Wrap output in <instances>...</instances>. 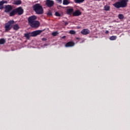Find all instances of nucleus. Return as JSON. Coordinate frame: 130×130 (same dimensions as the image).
Segmentation results:
<instances>
[{"label":"nucleus","instance_id":"1","mask_svg":"<svg viewBox=\"0 0 130 130\" xmlns=\"http://www.w3.org/2000/svg\"><path fill=\"white\" fill-rule=\"evenodd\" d=\"M37 19V17L35 15H32L28 18V24L31 27L38 28L40 25V22L36 20Z\"/></svg>","mask_w":130,"mask_h":130},{"label":"nucleus","instance_id":"2","mask_svg":"<svg viewBox=\"0 0 130 130\" xmlns=\"http://www.w3.org/2000/svg\"><path fill=\"white\" fill-rule=\"evenodd\" d=\"M119 1L113 4V6L117 9L120 8H125L127 6L128 0H118Z\"/></svg>","mask_w":130,"mask_h":130},{"label":"nucleus","instance_id":"3","mask_svg":"<svg viewBox=\"0 0 130 130\" xmlns=\"http://www.w3.org/2000/svg\"><path fill=\"white\" fill-rule=\"evenodd\" d=\"M33 10L37 14H42L44 13V9L40 4H36L33 6Z\"/></svg>","mask_w":130,"mask_h":130},{"label":"nucleus","instance_id":"4","mask_svg":"<svg viewBox=\"0 0 130 130\" xmlns=\"http://www.w3.org/2000/svg\"><path fill=\"white\" fill-rule=\"evenodd\" d=\"M15 21L14 20H10L6 23L5 24V30L10 31L12 28V24L14 23Z\"/></svg>","mask_w":130,"mask_h":130},{"label":"nucleus","instance_id":"5","mask_svg":"<svg viewBox=\"0 0 130 130\" xmlns=\"http://www.w3.org/2000/svg\"><path fill=\"white\" fill-rule=\"evenodd\" d=\"M45 4L48 8H51L54 6L55 3L52 0H46Z\"/></svg>","mask_w":130,"mask_h":130},{"label":"nucleus","instance_id":"6","mask_svg":"<svg viewBox=\"0 0 130 130\" xmlns=\"http://www.w3.org/2000/svg\"><path fill=\"white\" fill-rule=\"evenodd\" d=\"M43 32V30H38L31 32V37H36L38 35H40Z\"/></svg>","mask_w":130,"mask_h":130},{"label":"nucleus","instance_id":"7","mask_svg":"<svg viewBox=\"0 0 130 130\" xmlns=\"http://www.w3.org/2000/svg\"><path fill=\"white\" fill-rule=\"evenodd\" d=\"M15 10L16 12V14L19 15H21L23 14L24 13V10L21 7H18V8L15 9Z\"/></svg>","mask_w":130,"mask_h":130},{"label":"nucleus","instance_id":"8","mask_svg":"<svg viewBox=\"0 0 130 130\" xmlns=\"http://www.w3.org/2000/svg\"><path fill=\"white\" fill-rule=\"evenodd\" d=\"M5 11L4 12L6 13H10L13 10V6L11 5H7L5 7Z\"/></svg>","mask_w":130,"mask_h":130},{"label":"nucleus","instance_id":"9","mask_svg":"<svg viewBox=\"0 0 130 130\" xmlns=\"http://www.w3.org/2000/svg\"><path fill=\"white\" fill-rule=\"evenodd\" d=\"M74 45H75V42H73V41H70L66 44L65 47H73V46H74Z\"/></svg>","mask_w":130,"mask_h":130},{"label":"nucleus","instance_id":"10","mask_svg":"<svg viewBox=\"0 0 130 130\" xmlns=\"http://www.w3.org/2000/svg\"><path fill=\"white\" fill-rule=\"evenodd\" d=\"M82 15V12L79 10H77L73 13V16H79Z\"/></svg>","mask_w":130,"mask_h":130},{"label":"nucleus","instance_id":"11","mask_svg":"<svg viewBox=\"0 0 130 130\" xmlns=\"http://www.w3.org/2000/svg\"><path fill=\"white\" fill-rule=\"evenodd\" d=\"M81 33L83 35H88L90 33V30L88 29L84 28L81 31Z\"/></svg>","mask_w":130,"mask_h":130},{"label":"nucleus","instance_id":"12","mask_svg":"<svg viewBox=\"0 0 130 130\" xmlns=\"http://www.w3.org/2000/svg\"><path fill=\"white\" fill-rule=\"evenodd\" d=\"M74 11V10L73 8L68 9L67 10V14L71 15L72 14H73Z\"/></svg>","mask_w":130,"mask_h":130},{"label":"nucleus","instance_id":"13","mask_svg":"<svg viewBox=\"0 0 130 130\" xmlns=\"http://www.w3.org/2000/svg\"><path fill=\"white\" fill-rule=\"evenodd\" d=\"M24 37H25L26 39L29 40L30 37H31V32L24 34Z\"/></svg>","mask_w":130,"mask_h":130},{"label":"nucleus","instance_id":"14","mask_svg":"<svg viewBox=\"0 0 130 130\" xmlns=\"http://www.w3.org/2000/svg\"><path fill=\"white\" fill-rule=\"evenodd\" d=\"M17 14L16 9H14L12 10L10 13V16H13Z\"/></svg>","mask_w":130,"mask_h":130},{"label":"nucleus","instance_id":"15","mask_svg":"<svg viewBox=\"0 0 130 130\" xmlns=\"http://www.w3.org/2000/svg\"><path fill=\"white\" fill-rule=\"evenodd\" d=\"M13 30H19L20 27L18 24H16L13 25Z\"/></svg>","mask_w":130,"mask_h":130},{"label":"nucleus","instance_id":"16","mask_svg":"<svg viewBox=\"0 0 130 130\" xmlns=\"http://www.w3.org/2000/svg\"><path fill=\"white\" fill-rule=\"evenodd\" d=\"M6 42V41L5 40V39L4 38H2L0 39V44L2 45V44H5Z\"/></svg>","mask_w":130,"mask_h":130},{"label":"nucleus","instance_id":"17","mask_svg":"<svg viewBox=\"0 0 130 130\" xmlns=\"http://www.w3.org/2000/svg\"><path fill=\"white\" fill-rule=\"evenodd\" d=\"M70 4V2L69 0H63V5H68Z\"/></svg>","mask_w":130,"mask_h":130},{"label":"nucleus","instance_id":"18","mask_svg":"<svg viewBox=\"0 0 130 130\" xmlns=\"http://www.w3.org/2000/svg\"><path fill=\"white\" fill-rule=\"evenodd\" d=\"M118 18L120 20L123 19L124 18V16L123 14H119L118 16Z\"/></svg>","mask_w":130,"mask_h":130},{"label":"nucleus","instance_id":"19","mask_svg":"<svg viewBox=\"0 0 130 130\" xmlns=\"http://www.w3.org/2000/svg\"><path fill=\"white\" fill-rule=\"evenodd\" d=\"M85 1V0H74L75 3L77 4L82 3Z\"/></svg>","mask_w":130,"mask_h":130},{"label":"nucleus","instance_id":"20","mask_svg":"<svg viewBox=\"0 0 130 130\" xmlns=\"http://www.w3.org/2000/svg\"><path fill=\"white\" fill-rule=\"evenodd\" d=\"M22 4V1L21 0H18L15 2V4L16 5H21Z\"/></svg>","mask_w":130,"mask_h":130},{"label":"nucleus","instance_id":"21","mask_svg":"<svg viewBox=\"0 0 130 130\" xmlns=\"http://www.w3.org/2000/svg\"><path fill=\"white\" fill-rule=\"evenodd\" d=\"M104 9L106 11H110V7L109 6L106 5L104 7Z\"/></svg>","mask_w":130,"mask_h":130},{"label":"nucleus","instance_id":"22","mask_svg":"<svg viewBox=\"0 0 130 130\" xmlns=\"http://www.w3.org/2000/svg\"><path fill=\"white\" fill-rule=\"evenodd\" d=\"M70 34H71L72 35H75L76 33V31L71 30L69 31Z\"/></svg>","mask_w":130,"mask_h":130},{"label":"nucleus","instance_id":"23","mask_svg":"<svg viewBox=\"0 0 130 130\" xmlns=\"http://www.w3.org/2000/svg\"><path fill=\"white\" fill-rule=\"evenodd\" d=\"M117 36H111L110 38V40H116L117 39Z\"/></svg>","mask_w":130,"mask_h":130},{"label":"nucleus","instance_id":"24","mask_svg":"<svg viewBox=\"0 0 130 130\" xmlns=\"http://www.w3.org/2000/svg\"><path fill=\"white\" fill-rule=\"evenodd\" d=\"M58 32L57 31L53 32L52 33V36H57V35H58Z\"/></svg>","mask_w":130,"mask_h":130},{"label":"nucleus","instance_id":"25","mask_svg":"<svg viewBox=\"0 0 130 130\" xmlns=\"http://www.w3.org/2000/svg\"><path fill=\"white\" fill-rule=\"evenodd\" d=\"M55 15L56 16H57V17H60L61 16V15L58 12H56L55 13Z\"/></svg>","mask_w":130,"mask_h":130},{"label":"nucleus","instance_id":"26","mask_svg":"<svg viewBox=\"0 0 130 130\" xmlns=\"http://www.w3.org/2000/svg\"><path fill=\"white\" fill-rule=\"evenodd\" d=\"M5 3V1H2L0 2V6H3Z\"/></svg>","mask_w":130,"mask_h":130},{"label":"nucleus","instance_id":"27","mask_svg":"<svg viewBox=\"0 0 130 130\" xmlns=\"http://www.w3.org/2000/svg\"><path fill=\"white\" fill-rule=\"evenodd\" d=\"M47 15L48 16H52V13L51 11H49L48 13H47Z\"/></svg>","mask_w":130,"mask_h":130},{"label":"nucleus","instance_id":"28","mask_svg":"<svg viewBox=\"0 0 130 130\" xmlns=\"http://www.w3.org/2000/svg\"><path fill=\"white\" fill-rule=\"evenodd\" d=\"M56 1L59 4H61L62 2V0H56Z\"/></svg>","mask_w":130,"mask_h":130},{"label":"nucleus","instance_id":"29","mask_svg":"<svg viewBox=\"0 0 130 130\" xmlns=\"http://www.w3.org/2000/svg\"><path fill=\"white\" fill-rule=\"evenodd\" d=\"M42 41H47V39L45 38H43L42 39Z\"/></svg>","mask_w":130,"mask_h":130},{"label":"nucleus","instance_id":"30","mask_svg":"<svg viewBox=\"0 0 130 130\" xmlns=\"http://www.w3.org/2000/svg\"><path fill=\"white\" fill-rule=\"evenodd\" d=\"M69 24V22H64V25H66V26H67V25H68Z\"/></svg>","mask_w":130,"mask_h":130},{"label":"nucleus","instance_id":"31","mask_svg":"<svg viewBox=\"0 0 130 130\" xmlns=\"http://www.w3.org/2000/svg\"><path fill=\"white\" fill-rule=\"evenodd\" d=\"M4 9V6H0V9L2 10Z\"/></svg>","mask_w":130,"mask_h":130},{"label":"nucleus","instance_id":"32","mask_svg":"<svg viewBox=\"0 0 130 130\" xmlns=\"http://www.w3.org/2000/svg\"><path fill=\"white\" fill-rule=\"evenodd\" d=\"M109 33V30H106L105 31V34H108Z\"/></svg>","mask_w":130,"mask_h":130},{"label":"nucleus","instance_id":"33","mask_svg":"<svg viewBox=\"0 0 130 130\" xmlns=\"http://www.w3.org/2000/svg\"><path fill=\"white\" fill-rule=\"evenodd\" d=\"M62 39H64V38H66V36H64L62 37Z\"/></svg>","mask_w":130,"mask_h":130},{"label":"nucleus","instance_id":"34","mask_svg":"<svg viewBox=\"0 0 130 130\" xmlns=\"http://www.w3.org/2000/svg\"><path fill=\"white\" fill-rule=\"evenodd\" d=\"M77 39H78H78H79V38H77Z\"/></svg>","mask_w":130,"mask_h":130}]
</instances>
